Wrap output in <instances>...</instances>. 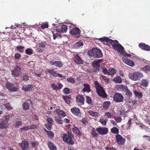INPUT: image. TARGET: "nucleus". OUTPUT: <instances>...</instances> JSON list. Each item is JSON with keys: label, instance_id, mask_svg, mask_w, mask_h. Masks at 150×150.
<instances>
[{"label": "nucleus", "instance_id": "1", "mask_svg": "<svg viewBox=\"0 0 150 150\" xmlns=\"http://www.w3.org/2000/svg\"><path fill=\"white\" fill-rule=\"evenodd\" d=\"M98 40L104 43L105 42L108 44L110 43L114 49L117 50L121 53H123L124 50L123 47L116 40H114L107 37L99 38Z\"/></svg>", "mask_w": 150, "mask_h": 150}, {"label": "nucleus", "instance_id": "2", "mask_svg": "<svg viewBox=\"0 0 150 150\" xmlns=\"http://www.w3.org/2000/svg\"><path fill=\"white\" fill-rule=\"evenodd\" d=\"M94 84L96 91V93L98 95L103 98L106 97L107 94L103 87L101 86L100 83L97 81H95L94 82Z\"/></svg>", "mask_w": 150, "mask_h": 150}, {"label": "nucleus", "instance_id": "3", "mask_svg": "<svg viewBox=\"0 0 150 150\" xmlns=\"http://www.w3.org/2000/svg\"><path fill=\"white\" fill-rule=\"evenodd\" d=\"M88 54L91 57L94 58H99L103 56V54L101 51L99 49L93 48L91 50H89Z\"/></svg>", "mask_w": 150, "mask_h": 150}, {"label": "nucleus", "instance_id": "4", "mask_svg": "<svg viewBox=\"0 0 150 150\" xmlns=\"http://www.w3.org/2000/svg\"><path fill=\"white\" fill-rule=\"evenodd\" d=\"M9 117L8 115L5 116L0 120V129H4L7 128L9 126L8 122Z\"/></svg>", "mask_w": 150, "mask_h": 150}, {"label": "nucleus", "instance_id": "5", "mask_svg": "<svg viewBox=\"0 0 150 150\" xmlns=\"http://www.w3.org/2000/svg\"><path fill=\"white\" fill-rule=\"evenodd\" d=\"M22 74L21 67L18 65H16L13 67V69L11 71V74L13 77H19Z\"/></svg>", "mask_w": 150, "mask_h": 150}, {"label": "nucleus", "instance_id": "6", "mask_svg": "<svg viewBox=\"0 0 150 150\" xmlns=\"http://www.w3.org/2000/svg\"><path fill=\"white\" fill-rule=\"evenodd\" d=\"M143 74L139 72H134L133 73H131L129 74L128 76L130 79L136 81L140 80L143 77Z\"/></svg>", "mask_w": 150, "mask_h": 150}, {"label": "nucleus", "instance_id": "7", "mask_svg": "<svg viewBox=\"0 0 150 150\" xmlns=\"http://www.w3.org/2000/svg\"><path fill=\"white\" fill-rule=\"evenodd\" d=\"M62 139L64 142L67 143L68 144L73 145L74 144V142L73 141L71 136L64 134L63 135Z\"/></svg>", "mask_w": 150, "mask_h": 150}, {"label": "nucleus", "instance_id": "8", "mask_svg": "<svg viewBox=\"0 0 150 150\" xmlns=\"http://www.w3.org/2000/svg\"><path fill=\"white\" fill-rule=\"evenodd\" d=\"M115 139L117 143L119 145H123L125 144L126 139L121 135L118 134L115 136Z\"/></svg>", "mask_w": 150, "mask_h": 150}, {"label": "nucleus", "instance_id": "9", "mask_svg": "<svg viewBox=\"0 0 150 150\" xmlns=\"http://www.w3.org/2000/svg\"><path fill=\"white\" fill-rule=\"evenodd\" d=\"M113 99L115 102H122L124 100L123 96L120 93H115L113 96Z\"/></svg>", "mask_w": 150, "mask_h": 150}, {"label": "nucleus", "instance_id": "10", "mask_svg": "<svg viewBox=\"0 0 150 150\" xmlns=\"http://www.w3.org/2000/svg\"><path fill=\"white\" fill-rule=\"evenodd\" d=\"M96 131L100 135H105L108 133V130L106 127H99L96 129Z\"/></svg>", "mask_w": 150, "mask_h": 150}, {"label": "nucleus", "instance_id": "11", "mask_svg": "<svg viewBox=\"0 0 150 150\" xmlns=\"http://www.w3.org/2000/svg\"><path fill=\"white\" fill-rule=\"evenodd\" d=\"M18 145L22 150H27L29 146L28 142L25 140L22 141Z\"/></svg>", "mask_w": 150, "mask_h": 150}, {"label": "nucleus", "instance_id": "12", "mask_svg": "<svg viewBox=\"0 0 150 150\" xmlns=\"http://www.w3.org/2000/svg\"><path fill=\"white\" fill-rule=\"evenodd\" d=\"M6 88L8 90L12 91H17V88L15 87L14 85L11 83L10 82H7L6 83Z\"/></svg>", "mask_w": 150, "mask_h": 150}, {"label": "nucleus", "instance_id": "13", "mask_svg": "<svg viewBox=\"0 0 150 150\" xmlns=\"http://www.w3.org/2000/svg\"><path fill=\"white\" fill-rule=\"evenodd\" d=\"M71 111L72 114L76 116H80L81 113L79 108L77 107H74L71 109Z\"/></svg>", "mask_w": 150, "mask_h": 150}, {"label": "nucleus", "instance_id": "14", "mask_svg": "<svg viewBox=\"0 0 150 150\" xmlns=\"http://www.w3.org/2000/svg\"><path fill=\"white\" fill-rule=\"evenodd\" d=\"M123 62L125 64L131 67H134L135 65L134 62L129 59H128L125 57H124L122 59Z\"/></svg>", "mask_w": 150, "mask_h": 150}, {"label": "nucleus", "instance_id": "15", "mask_svg": "<svg viewBox=\"0 0 150 150\" xmlns=\"http://www.w3.org/2000/svg\"><path fill=\"white\" fill-rule=\"evenodd\" d=\"M84 98L83 96L81 95H79L76 97V101L77 103L81 105H83L84 103Z\"/></svg>", "mask_w": 150, "mask_h": 150}, {"label": "nucleus", "instance_id": "16", "mask_svg": "<svg viewBox=\"0 0 150 150\" xmlns=\"http://www.w3.org/2000/svg\"><path fill=\"white\" fill-rule=\"evenodd\" d=\"M74 61L76 63L78 64H82L83 63V60L78 54H76L74 57Z\"/></svg>", "mask_w": 150, "mask_h": 150}, {"label": "nucleus", "instance_id": "17", "mask_svg": "<svg viewBox=\"0 0 150 150\" xmlns=\"http://www.w3.org/2000/svg\"><path fill=\"white\" fill-rule=\"evenodd\" d=\"M139 46L142 50L146 51H150V47L144 43H140L139 45Z\"/></svg>", "mask_w": 150, "mask_h": 150}, {"label": "nucleus", "instance_id": "18", "mask_svg": "<svg viewBox=\"0 0 150 150\" xmlns=\"http://www.w3.org/2000/svg\"><path fill=\"white\" fill-rule=\"evenodd\" d=\"M50 63L51 65H53L55 67H61L63 66V64L62 61H56L53 62V61H50Z\"/></svg>", "mask_w": 150, "mask_h": 150}, {"label": "nucleus", "instance_id": "19", "mask_svg": "<svg viewBox=\"0 0 150 150\" xmlns=\"http://www.w3.org/2000/svg\"><path fill=\"white\" fill-rule=\"evenodd\" d=\"M81 30L78 28L75 27L72 29L70 32V33L73 35H79Z\"/></svg>", "mask_w": 150, "mask_h": 150}, {"label": "nucleus", "instance_id": "20", "mask_svg": "<svg viewBox=\"0 0 150 150\" xmlns=\"http://www.w3.org/2000/svg\"><path fill=\"white\" fill-rule=\"evenodd\" d=\"M57 29V32L59 33H66L67 30V26L66 25H62L59 29Z\"/></svg>", "mask_w": 150, "mask_h": 150}, {"label": "nucleus", "instance_id": "21", "mask_svg": "<svg viewBox=\"0 0 150 150\" xmlns=\"http://www.w3.org/2000/svg\"><path fill=\"white\" fill-rule=\"evenodd\" d=\"M58 86H57L55 84L53 83L51 85V87L53 90L57 91L61 89L63 86V85L59 83H58Z\"/></svg>", "mask_w": 150, "mask_h": 150}, {"label": "nucleus", "instance_id": "22", "mask_svg": "<svg viewBox=\"0 0 150 150\" xmlns=\"http://www.w3.org/2000/svg\"><path fill=\"white\" fill-rule=\"evenodd\" d=\"M84 88L82 90L83 92H87L89 93L91 91V88L90 86L87 83H84L83 84Z\"/></svg>", "mask_w": 150, "mask_h": 150}, {"label": "nucleus", "instance_id": "23", "mask_svg": "<svg viewBox=\"0 0 150 150\" xmlns=\"http://www.w3.org/2000/svg\"><path fill=\"white\" fill-rule=\"evenodd\" d=\"M72 130L74 134H76L79 136H81V132L79 129L76 127H74L73 128H72Z\"/></svg>", "mask_w": 150, "mask_h": 150}, {"label": "nucleus", "instance_id": "24", "mask_svg": "<svg viewBox=\"0 0 150 150\" xmlns=\"http://www.w3.org/2000/svg\"><path fill=\"white\" fill-rule=\"evenodd\" d=\"M47 145L50 150H57V148L54 144L50 141L47 142Z\"/></svg>", "mask_w": 150, "mask_h": 150}, {"label": "nucleus", "instance_id": "25", "mask_svg": "<svg viewBox=\"0 0 150 150\" xmlns=\"http://www.w3.org/2000/svg\"><path fill=\"white\" fill-rule=\"evenodd\" d=\"M142 71H144L145 73H148L150 72V65H146L143 67L141 68Z\"/></svg>", "mask_w": 150, "mask_h": 150}, {"label": "nucleus", "instance_id": "26", "mask_svg": "<svg viewBox=\"0 0 150 150\" xmlns=\"http://www.w3.org/2000/svg\"><path fill=\"white\" fill-rule=\"evenodd\" d=\"M55 111L58 114V116L63 117L65 116L64 112L60 109H56Z\"/></svg>", "mask_w": 150, "mask_h": 150}, {"label": "nucleus", "instance_id": "27", "mask_svg": "<svg viewBox=\"0 0 150 150\" xmlns=\"http://www.w3.org/2000/svg\"><path fill=\"white\" fill-rule=\"evenodd\" d=\"M102 61H103V59H99L93 61L92 63V67H100V63Z\"/></svg>", "mask_w": 150, "mask_h": 150}, {"label": "nucleus", "instance_id": "28", "mask_svg": "<svg viewBox=\"0 0 150 150\" xmlns=\"http://www.w3.org/2000/svg\"><path fill=\"white\" fill-rule=\"evenodd\" d=\"M116 88L118 91H124L126 88V86L125 87L123 85L121 84L116 85Z\"/></svg>", "mask_w": 150, "mask_h": 150}, {"label": "nucleus", "instance_id": "29", "mask_svg": "<svg viewBox=\"0 0 150 150\" xmlns=\"http://www.w3.org/2000/svg\"><path fill=\"white\" fill-rule=\"evenodd\" d=\"M57 29H56L55 31H53L52 32L53 34V38L54 40L56 39L58 37H61V34L60 33H59L57 32Z\"/></svg>", "mask_w": 150, "mask_h": 150}, {"label": "nucleus", "instance_id": "30", "mask_svg": "<svg viewBox=\"0 0 150 150\" xmlns=\"http://www.w3.org/2000/svg\"><path fill=\"white\" fill-rule=\"evenodd\" d=\"M33 88V86L31 85H28L25 87L23 86L22 89L25 91H30Z\"/></svg>", "mask_w": 150, "mask_h": 150}, {"label": "nucleus", "instance_id": "31", "mask_svg": "<svg viewBox=\"0 0 150 150\" xmlns=\"http://www.w3.org/2000/svg\"><path fill=\"white\" fill-rule=\"evenodd\" d=\"M90 134L93 137H96L98 135V134L96 132L95 128L93 127H92L91 128Z\"/></svg>", "mask_w": 150, "mask_h": 150}, {"label": "nucleus", "instance_id": "32", "mask_svg": "<svg viewBox=\"0 0 150 150\" xmlns=\"http://www.w3.org/2000/svg\"><path fill=\"white\" fill-rule=\"evenodd\" d=\"M134 93L135 96L138 98L140 99L142 98L143 96L142 93L136 90L134 91Z\"/></svg>", "mask_w": 150, "mask_h": 150}, {"label": "nucleus", "instance_id": "33", "mask_svg": "<svg viewBox=\"0 0 150 150\" xmlns=\"http://www.w3.org/2000/svg\"><path fill=\"white\" fill-rule=\"evenodd\" d=\"M113 81L116 83H122V80L120 76H117L114 78Z\"/></svg>", "mask_w": 150, "mask_h": 150}, {"label": "nucleus", "instance_id": "34", "mask_svg": "<svg viewBox=\"0 0 150 150\" xmlns=\"http://www.w3.org/2000/svg\"><path fill=\"white\" fill-rule=\"evenodd\" d=\"M55 120L59 124H63V121L61 117L58 116H55Z\"/></svg>", "mask_w": 150, "mask_h": 150}, {"label": "nucleus", "instance_id": "35", "mask_svg": "<svg viewBox=\"0 0 150 150\" xmlns=\"http://www.w3.org/2000/svg\"><path fill=\"white\" fill-rule=\"evenodd\" d=\"M22 106L24 110H27L29 109L30 104L27 102H24Z\"/></svg>", "mask_w": 150, "mask_h": 150}, {"label": "nucleus", "instance_id": "36", "mask_svg": "<svg viewBox=\"0 0 150 150\" xmlns=\"http://www.w3.org/2000/svg\"><path fill=\"white\" fill-rule=\"evenodd\" d=\"M116 70L114 68H111L108 69V75L112 76L116 73Z\"/></svg>", "mask_w": 150, "mask_h": 150}, {"label": "nucleus", "instance_id": "37", "mask_svg": "<svg viewBox=\"0 0 150 150\" xmlns=\"http://www.w3.org/2000/svg\"><path fill=\"white\" fill-rule=\"evenodd\" d=\"M111 132L112 133L118 134L119 132V129L117 127H114L111 129Z\"/></svg>", "mask_w": 150, "mask_h": 150}, {"label": "nucleus", "instance_id": "38", "mask_svg": "<svg viewBox=\"0 0 150 150\" xmlns=\"http://www.w3.org/2000/svg\"><path fill=\"white\" fill-rule=\"evenodd\" d=\"M62 98L66 103L68 104L70 103L71 99L70 97L67 96H63Z\"/></svg>", "mask_w": 150, "mask_h": 150}, {"label": "nucleus", "instance_id": "39", "mask_svg": "<svg viewBox=\"0 0 150 150\" xmlns=\"http://www.w3.org/2000/svg\"><path fill=\"white\" fill-rule=\"evenodd\" d=\"M125 90L126 91V96L129 97L132 96V92L128 89L127 86H126V88Z\"/></svg>", "mask_w": 150, "mask_h": 150}, {"label": "nucleus", "instance_id": "40", "mask_svg": "<svg viewBox=\"0 0 150 150\" xmlns=\"http://www.w3.org/2000/svg\"><path fill=\"white\" fill-rule=\"evenodd\" d=\"M148 84V81L146 79L142 80L141 82V85L144 87L147 86Z\"/></svg>", "mask_w": 150, "mask_h": 150}, {"label": "nucleus", "instance_id": "41", "mask_svg": "<svg viewBox=\"0 0 150 150\" xmlns=\"http://www.w3.org/2000/svg\"><path fill=\"white\" fill-rule=\"evenodd\" d=\"M110 105V103L109 101H105L103 104V107L105 109L109 108Z\"/></svg>", "mask_w": 150, "mask_h": 150}, {"label": "nucleus", "instance_id": "42", "mask_svg": "<svg viewBox=\"0 0 150 150\" xmlns=\"http://www.w3.org/2000/svg\"><path fill=\"white\" fill-rule=\"evenodd\" d=\"M24 47L21 46H17L16 47V49L20 53H23L24 52Z\"/></svg>", "mask_w": 150, "mask_h": 150}, {"label": "nucleus", "instance_id": "43", "mask_svg": "<svg viewBox=\"0 0 150 150\" xmlns=\"http://www.w3.org/2000/svg\"><path fill=\"white\" fill-rule=\"evenodd\" d=\"M119 112H120V115L122 116L126 117L127 116V114L125 110H124L123 109L121 110Z\"/></svg>", "mask_w": 150, "mask_h": 150}, {"label": "nucleus", "instance_id": "44", "mask_svg": "<svg viewBox=\"0 0 150 150\" xmlns=\"http://www.w3.org/2000/svg\"><path fill=\"white\" fill-rule=\"evenodd\" d=\"M33 50L29 48H27L25 50V52L26 54L28 55H31L33 54Z\"/></svg>", "mask_w": 150, "mask_h": 150}, {"label": "nucleus", "instance_id": "45", "mask_svg": "<svg viewBox=\"0 0 150 150\" xmlns=\"http://www.w3.org/2000/svg\"><path fill=\"white\" fill-rule=\"evenodd\" d=\"M32 129V128L31 127V126H26L23 128H20V130L21 131H27L28 130L31 129Z\"/></svg>", "mask_w": 150, "mask_h": 150}, {"label": "nucleus", "instance_id": "46", "mask_svg": "<svg viewBox=\"0 0 150 150\" xmlns=\"http://www.w3.org/2000/svg\"><path fill=\"white\" fill-rule=\"evenodd\" d=\"M88 113L90 115L93 117L98 116V113L96 112H95L92 111L90 110L88 111Z\"/></svg>", "mask_w": 150, "mask_h": 150}, {"label": "nucleus", "instance_id": "47", "mask_svg": "<svg viewBox=\"0 0 150 150\" xmlns=\"http://www.w3.org/2000/svg\"><path fill=\"white\" fill-rule=\"evenodd\" d=\"M64 93L66 94H68L71 93L70 90L68 88H65L63 90Z\"/></svg>", "mask_w": 150, "mask_h": 150}, {"label": "nucleus", "instance_id": "48", "mask_svg": "<svg viewBox=\"0 0 150 150\" xmlns=\"http://www.w3.org/2000/svg\"><path fill=\"white\" fill-rule=\"evenodd\" d=\"M86 102L88 104H92V101L91 98L88 96H86Z\"/></svg>", "mask_w": 150, "mask_h": 150}, {"label": "nucleus", "instance_id": "49", "mask_svg": "<svg viewBox=\"0 0 150 150\" xmlns=\"http://www.w3.org/2000/svg\"><path fill=\"white\" fill-rule=\"evenodd\" d=\"M21 57V54L19 53H16L14 55V58L16 60H18Z\"/></svg>", "mask_w": 150, "mask_h": 150}, {"label": "nucleus", "instance_id": "50", "mask_svg": "<svg viewBox=\"0 0 150 150\" xmlns=\"http://www.w3.org/2000/svg\"><path fill=\"white\" fill-rule=\"evenodd\" d=\"M81 122L85 125H86L88 123V122L87 121L86 119L85 118H83L81 120Z\"/></svg>", "mask_w": 150, "mask_h": 150}, {"label": "nucleus", "instance_id": "51", "mask_svg": "<svg viewBox=\"0 0 150 150\" xmlns=\"http://www.w3.org/2000/svg\"><path fill=\"white\" fill-rule=\"evenodd\" d=\"M114 118L117 123L120 122L122 120V119L120 117H118L114 116Z\"/></svg>", "mask_w": 150, "mask_h": 150}, {"label": "nucleus", "instance_id": "52", "mask_svg": "<svg viewBox=\"0 0 150 150\" xmlns=\"http://www.w3.org/2000/svg\"><path fill=\"white\" fill-rule=\"evenodd\" d=\"M47 72L49 74H51L52 76H54V74L55 72V71H54L53 70V69H47Z\"/></svg>", "mask_w": 150, "mask_h": 150}, {"label": "nucleus", "instance_id": "53", "mask_svg": "<svg viewBox=\"0 0 150 150\" xmlns=\"http://www.w3.org/2000/svg\"><path fill=\"white\" fill-rule=\"evenodd\" d=\"M99 122L103 125H105L107 123V121L104 120L103 119H100Z\"/></svg>", "mask_w": 150, "mask_h": 150}, {"label": "nucleus", "instance_id": "54", "mask_svg": "<svg viewBox=\"0 0 150 150\" xmlns=\"http://www.w3.org/2000/svg\"><path fill=\"white\" fill-rule=\"evenodd\" d=\"M47 121L50 124H52L54 122V121L52 117H48L47 119Z\"/></svg>", "mask_w": 150, "mask_h": 150}, {"label": "nucleus", "instance_id": "55", "mask_svg": "<svg viewBox=\"0 0 150 150\" xmlns=\"http://www.w3.org/2000/svg\"><path fill=\"white\" fill-rule=\"evenodd\" d=\"M83 45V43L82 42H76L75 44V46L78 47H79Z\"/></svg>", "mask_w": 150, "mask_h": 150}, {"label": "nucleus", "instance_id": "56", "mask_svg": "<svg viewBox=\"0 0 150 150\" xmlns=\"http://www.w3.org/2000/svg\"><path fill=\"white\" fill-rule=\"evenodd\" d=\"M41 27L43 29L48 28V24L47 23H43L41 25Z\"/></svg>", "mask_w": 150, "mask_h": 150}, {"label": "nucleus", "instance_id": "57", "mask_svg": "<svg viewBox=\"0 0 150 150\" xmlns=\"http://www.w3.org/2000/svg\"><path fill=\"white\" fill-rule=\"evenodd\" d=\"M67 82L71 83H74L75 82V80L72 78H68L67 79Z\"/></svg>", "mask_w": 150, "mask_h": 150}, {"label": "nucleus", "instance_id": "58", "mask_svg": "<svg viewBox=\"0 0 150 150\" xmlns=\"http://www.w3.org/2000/svg\"><path fill=\"white\" fill-rule=\"evenodd\" d=\"M54 77L58 76L61 78L64 77V76H63L61 74L57 73L56 71L55 73L54 74Z\"/></svg>", "mask_w": 150, "mask_h": 150}, {"label": "nucleus", "instance_id": "59", "mask_svg": "<svg viewBox=\"0 0 150 150\" xmlns=\"http://www.w3.org/2000/svg\"><path fill=\"white\" fill-rule=\"evenodd\" d=\"M23 79L25 81H27L29 80V76L27 75H24L23 77Z\"/></svg>", "mask_w": 150, "mask_h": 150}, {"label": "nucleus", "instance_id": "60", "mask_svg": "<svg viewBox=\"0 0 150 150\" xmlns=\"http://www.w3.org/2000/svg\"><path fill=\"white\" fill-rule=\"evenodd\" d=\"M23 123L22 122L20 121H17L16 123L15 127H17L19 126L22 125Z\"/></svg>", "mask_w": 150, "mask_h": 150}, {"label": "nucleus", "instance_id": "61", "mask_svg": "<svg viewBox=\"0 0 150 150\" xmlns=\"http://www.w3.org/2000/svg\"><path fill=\"white\" fill-rule=\"evenodd\" d=\"M105 115L107 117V118H111L112 117V115H111L110 113L109 112H106L105 114Z\"/></svg>", "mask_w": 150, "mask_h": 150}, {"label": "nucleus", "instance_id": "62", "mask_svg": "<svg viewBox=\"0 0 150 150\" xmlns=\"http://www.w3.org/2000/svg\"><path fill=\"white\" fill-rule=\"evenodd\" d=\"M47 134L49 137H50L51 138H52L54 136V133L52 131H49L48 133H47Z\"/></svg>", "mask_w": 150, "mask_h": 150}, {"label": "nucleus", "instance_id": "63", "mask_svg": "<svg viewBox=\"0 0 150 150\" xmlns=\"http://www.w3.org/2000/svg\"><path fill=\"white\" fill-rule=\"evenodd\" d=\"M52 124H47L46 125H45V126L47 128V129L49 130H50L52 129Z\"/></svg>", "mask_w": 150, "mask_h": 150}, {"label": "nucleus", "instance_id": "64", "mask_svg": "<svg viewBox=\"0 0 150 150\" xmlns=\"http://www.w3.org/2000/svg\"><path fill=\"white\" fill-rule=\"evenodd\" d=\"M102 71L104 74L108 75V70H107L106 68H103L102 70Z\"/></svg>", "mask_w": 150, "mask_h": 150}]
</instances>
